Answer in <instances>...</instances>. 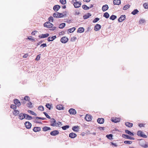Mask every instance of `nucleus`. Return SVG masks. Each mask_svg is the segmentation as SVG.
Masks as SVG:
<instances>
[{"label":"nucleus","instance_id":"3c124183","mask_svg":"<svg viewBox=\"0 0 148 148\" xmlns=\"http://www.w3.org/2000/svg\"><path fill=\"white\" fill-rule=\"evenodd\" d=\"M17 106L16 105H14V104H11L10 105V108H12L14 110H16L17 108Z\"/></svg>","mask_w":148,"mask_h":148},{"label":"nucleus","instance_id":"e433bc0d","mask_svg":"<svg viewBox=\"0 0 148 148\" xmlns=\"http://www.w3.org/2000/svg\"><path fill=\"white\" fill-rule=\"evenodd\" d=\"M109 14L107 12H106L103 15V16L106 18H108L109 17Z\"/></svg>","mask_w":148,"mask_h":148},{"label":"nucleus","instance_id":"423d86ee","mask_svg":"<svg viewBox=\"0 0 148 148\" xmlns=\"http://www.w3.org/2000/svg\"><path fill=\"white\" fill-rule=\"evenodd\" d=\"M68 40V38L66 36H64L60 39V41L63 43H65L67 42Z\"/></svg>","mask_w":148,"mask_h":148},{"label":"nucleus","instance_id":"69168bd1","mask_svg":"<svg viewBox=\"0 0 148 148\" xmlns=\"http://www.w3.org/2000/svg\"><path fill=\"white\" fill-rule=\"evenodd\" d=\"M21 104L24 105L26 103V102L25 101L24 99H23V101L21 102Z\"/></svg>","mask_w":148,"mask_h":148},{"label":"nucleus","instance_id":"5701e85b","mask_svg":"<svg viewBox=\"0 0 148 148\" xmlns=\"http://www.w3.org/2000/svg\"><path fill=\"white\" fill-rule=\"evenodd\" d=\"M108 8V5L107 4H106L103 5L102 7V10L103 12H105L107 10Z\"/></svg>","mask_w":148,"mask_h":148},{"label":"nucleus","instance_id":"6e6d98bb","mask_svg":"<svg viewBox=\"0 0 148 148\" xmlns=\"http://www.w3.org/2000/svg\"><path fill=\"white\" fill-rule=\"evenodd\" d=\"M99 20V18H96L94 19L92 22L93 23H95L97 22Z\"/></svg>","mask_w":148,"mask_h":148},{"label":"nucleus","instance_id":"0eeeda50","mask_svg":"<svg viewBox=\"0 0 148 148\" xmlns=\"http://www.w3.org/2000/svg\"><path fill=\"white\" fill-rule=\"evenodd\" d=\"M126 18V16L125 15H122L118 19L119 22H121L124 21Z\"/></svg>","mask_w":148,"mask_h":148},{"label":"nucleus","instance_id":"6ab92c4d","mask_svg":"<svg viewBox=\"0 0 148 148\" xmlns=\"http://www.w3.org/2000/svg\"><path fill=\"white\" fill-rule=\"evenodd\" d=\"M60 8V5H56L54 6L53 9L55 11L57 12L58 10Z\"/></svg>","mask_w":148,"mask_h":148},{"label":"nucleus","instance_id":"c756f323","mask_svg":"<svg viewBox=\"0 0 148 148\" xmlns=\"http://www.w3.org/2000/svg\"><path fill=\"white\" fill-rule=\"evenodd\" d=\"M25 115V119L28 120H31L32 119V117L29 115L26 114Z\"/></svg>","mask_w":148,"mask_h":148},{"label":"nucleus","instance_id":"c85d7f7f","mask_svg":"<svg viewBox=\"0 0 148 148\" xmlns=\"http://www.w3.org/2000/svg\"><path fill=\"white\" fill-rule=\"evenodd\" d=\"M125 133L126 134H127L129 135H130L132 136H134V134H133V133L128 130H125Z\"/></svg>","mask_w":148,"mask_h":148},{"label":"nucleus","instance_id":"a18cd8bd","mask_svg":"<svg viewBox=\"0 0 148 148\" xmlns=\"http://www.w3.org/2000/svg\"><path fill=\"white\" fill-rule=\"evenodd\" d=\"M28 103L27 104V106L28 108H32L33 107V106L32 105V103L30 101H28Z\"/></svg>","mask_w":148,"mask_h":148},{"label":"nucleus","instance_id":"72a5a7b5","mask_svg":"<svg viewBox=\"0 0 148 148\" xmlns=\"http://www.w3.org/2000/svg\"><path fill=\"white\" fill-rule=\"evenodd\" d=\"M19 113V111L18 110H14L13 114L15 116L17 115Z\"/></svg>","mask_w":148,"mask_h":148},{"label":"nucleus","instance_id":"37998d69","mask_svg":"<svg viewBox=\"0 0 148 148\" xmlns=\"http://www.w3.org/2000/svg\"><path fill=\"white\" fill-rule=\"evenodd\" d=\"M27 112L35 116H36L37 115V114H36L33 111L31 110H28L27 111Z\"/></svg>","mask_w":148,"mask_h":148},{"label":"nucleus","instance_id":"4468645a","mask_svg":"<svg viewBox=\"0 0 148 148\" xmlns=\"http://www.w3.org/2000/svg\"><path fill=\"white\" fill-rule=\"evenodd\" d=\"M59 134V132L57 130H54L50 133L51 135L53 136H55L58 134Z\"/></svg>","mask_w":148,"mask_h":148},{"label":"nucleus","instance_id":"680f3d73","mask_svg":"<svg viewBox=\"0 0 148 148\" xmlns=\"http://www.w3.org/2000/svg\"><path fill=\"white\" fill-rule=\"evenodd\" d=\"M145 19H141L140 20L139 22L140 23H143L145 22Z\"/></svg>","mask_w":148,"mask_h":148},{"label":"nucleus","instance_id":"7ed1b4c3","mask_svg":"<svg viewBox=\"0 0 148 148\" xmlns=\"http://www.w3.org/2000/svg\"><path fill=\"white\" fill-rule=\"evenodd\" d=\"M56 13H54L53 14V16L54 18H60L63 17L64 16L63 14L62 13L58 12H57Z\"/></svg>","mask_w":148,"mask_h":148},{"label":"nucleus","instance_id":"ea45409f","mask_svg":"<svg viewBox=\"0 0 148 148\" xmlns=\"http://www.w3.org/2000/svg\"><path fill=\"white\" fill-rule=\"evenodd\" d=\"M75 27H72L71 28L68 29V31L70 32V33L73 32L75 30Z\"/></svg>","mask_w":148,"mask_h":148},{"label":"nucleus","instance_id":"cd10ccee","mask_svg":"<svg viewBox=\"0 0 148 148\" xmlns=\"http://www.w3.org/2000/svg\"><path fill=\"white\" fill-rule=\"evenodd\" d=\"M125 125L129 127H131L133 126V123L129 122H126L125 123Z\"/></svg>","mask_w":148,"mask_h":148},{"label":"nucleus","instance_id":"774afa93","mask_svg":"<svg viewBox=\"0 0 148 148\" xmlns=\"http://www.w3.org/2000/svg\"><path fill=\"white\" fill-rule=\"evenodd\" d=\"M98 128L101 130H104V127H98Z\"/></svg>","mask_w":148,"mask_h":148},{"label":"nucleus","instance_id":"338daca9","mask_svg":"<svg viewBox=\"0 0 148 148\" xmlns=\"http://www.w3.org/2000/svg\"><path fill=\"white\" fill-rule=\"evenodd\" d=\"M30 37H32V36H29V37H28L27 38V39L32 41H34V39L33 38H32Z\"/></svg>","mask_w":148,"mask_h":148},{"label":"nucleus","instance_id":"4be33fe9","mask_svg":"<svg viewBox=\"0 0 148 148\" xmlns=\"http://www.w3.org/2000/svg\"><path fill=\"white\" fill-rule=\"evenodd\" d=\"M33 130L35 132H38L41 130V128L38 127H34L33 129Z\"/></svg>","mask_w":148,"mask_h":148},{"label":"nucleus","instance_id":"79ce46f5","mask_svg":"<svg viewBox=\"0 0 148 148\" xmlns=\"http://www.w3.org/2000/svg\"><path fill=\"white\" fill-rule=\"evenodd\" d=\"M106 136L109 140H112V139L113 135L111 134L107 135Z\"/></svg>","mask_w":148,"mask_h":148},{"label":"nucleus","instance_id":"8fccbe9b","mask_svg":"<svg viewBox=\"0 0 148 148\" xmlns=\"http://www.w3.org/2000/svg\"><path fill=\"white\" fill-rule=\"evenodd\" d=\"M123 142L125 144L130 145L132 144V142L130 141L125 140Z\"/></svg>","mask_w":148,"mask_h":148},{"label":"nucleus","instance_id":"13d9d810","mask_svg":"<svg viewBox=\"0 0 148 148\" xmlns=\"http://www.w3.org/2000/svg\"><path fill=\"white\" fill-rule=\"evenodd\" d=\"M71 20H69L68 19H65V21H64V22H66L67 23H70L72 21Z\"/></svg>","mask_w":148,"mask_h":148},{"label":"nucleus","instance_id":"7c9ffc66","mask_svg":"<svg viewBox=\"0 0 148 148\" xmlns=\"http://www.w3.org/2000/svg\"><path fill=\"white\" fill-rule=\"evenodd\" d=\"M50 24L49 22H47L45 23L43 25L45 27H46L47 28H50V25L49 24Z\"/></svg>","mask_w":148,"mask_h":148},{"label":"nucleus","instance_id":"09e8293b","mask_svg":"<svg viewBox=\"0 0 148 148\" xmlns=\"http://www.w3.org/2000/svg\"><path fill=\"white\" fill-rule=\"evenodd\" d=\"M56 127H60L62 125V123L60 121H58V122L56 123Z\"/></svg>","mask_w":148,"mask_h":148},{"label":"nucleus","instance_id":"1a4fd4ad","mask_svg":"<svg viewBox=\"0 0 148 148\" xmlns=\"http://www.w3.org/2000/svg\"><path fill=\"white\" fill-rule=\"evenodd\" d=\"M14 103L15 104V105L17 106V107H19L21 105V102L19 101L17 99H15L14 101Z\"/></svg>","mask_w":148,"mask_h":148},{"label":"nucleus","instance_id":"5fc2aeb1","mask_svg":"<svg viewBox=\"0 0 148 148\" xmlns=\"http://www.w3.org/2000/svg\"><path fill=\"white\" fill-rule=\"evenodd\" d=\"M38 109L39 110L41 111H43L44 110V108L42 106H39L38 107Z\"/></svg>","mask_w":148,"mask_h":148},{"label":"nucleus","instance_id":"9b49d317","mask_svg":"<svg viewBox=\"0 0 148 148\" xmlns=\"http://www.w3.org/2000/svg\"><path fill=\"white\" fill-rule=\"evenodd\" d=\"M120 121V119L119 118L113 117L111 119V121L114 123H117L119 122Z\"/></svg>","mask_w":148,"mask_h":148},{"label":"nucleus","instance_id":"c03bdc74","mask_svg":"<svg viewBox=\"0 0 148 148\" xmlns=\"http://www.w3.org/2000/svg\"><path fill=\"white\" fill-rule=\"evenodd\" d=\"M130 6V5L129 4L123 6V9L124 10H126L127 9L129 8Z\"/></svg>","mask_w":148,"mask_h":148},{"label":"nucleus","instance_id":"2eb2a0df","mask_svg":"<svg viewBox=\"0 0 148 148\" xmlns=\"http://www.w3.org/2000/svg\"><path fill=\"white\" fill-rule=\"evenodd\" d=\"M101 26L99 24L96 25L94 27V30L95 31H99L101 28Z\"/></svg>","mask_w":148,"mask_h":148},{"label":"nucleus","instance_id":"58836bf2","mask_svg":"<svg viewBox=\"0 0 148 148\" xmlns=\"http://www.w3.org/2000/svg\"><path fill=\"white\" fill-rule=\"evenodd\" d=\"M46 107L49 110H50L51 109V108H53V107H51L52 105L51 104H50L49 103H47L46 105Z\"/></svg>","mask_w":148,"mask_h":148},{"label":"nucleus","instance_id":"a19ab883","mask_svg":"<svg viewBox=\"0 0 148 148\" xmlns=\"http://www.w3.org/2000/svg\"><path fill=\"white\" fill-rule=\"evenodd\" d=\"M117 18L116 16L114 15H112L110 18V19L112 20H114Z\"/></svg>","mask_w":148,"mask_h":148},{"label":"nucleus","instance_id":"49530a36","mask_svg":"<svg viewBox=\"0 0 148 148\" xmlns=\"http://www.w3.org/2000/svg\"><path fill=\"white\" fill-rule=\"evenodd\" d=\"M70 126L69 125H64L63 126H62L61 127L62 128V130H66L67 129H68L69 128Z\"/></svg>","mask_w":148,"mask_h":148},{"label":"nucleus","instance_id":"c9c22d12","mask_svg":"<svg viewBox=\"0 0 148 148\" xmlns=\"http://www.w3.org/2000/svg\"><path fill=\"white\" fill-rule=\"evenodd\" d=\"M82 8L84 10H88L90 8L89 7H88L86 5H82Z\"/></svg>","mask_w":148,"mask_h":148},{"label":"nucleus","instance_id":"f03ea898","mask_svg":"<svg viewBox=\"0 0 148 148\" xmlns=\"http://www.w3.org/2000/svg\"><path fill=\"white\" fill-rule=\"evenodd\" d=\"M77 0H72V3H73V5L75 8H79L81 5V3L80 1H77Z\"/></svg>","mask_w":148,"mask_h":148},{"label":"nucleus","instance_id":"473e14b6","mask_svg":"<svg viewBox=\"0 0 148 148\" xmlns=\"http://www.w3.org/2000/svg\"><path fill=\"white\" fill-rule=\"evenodd\" d=\"M42 130L43 131H46L50 130L51 128L49 127L45 126L43 127Z\"/></svg>","mask_w":148,"mask_h":148},{"label":"nucleus","instance_id":"2f4dec72","mask_svg":"<svg viewBox=\"0 0 148 148\" xmlns=\"http://www.w3.org/2000/svg\"><path fill=\"white\" fill-rule=\"evenodd\" d=\"M56 108L59 110H63L64 107L61 105H57L56 107Z\"/></svg>","mask_w":148,"mask_h":148},{"label":"nucleus","instance_id":"9d476101","mask_svg":"<svg viewBox=\"0 0 148 148\" xmlns=\"http://www.w3.org/2000/svg\"><path fill=\"white\" fill-rule=\"evenodd\" d=\"M122 136L123 137L127 139L133 140H134L135 139V138H134L131 137L130 136L127 134H123Z\"/></svg>","mask_w":148,"mask_h":148},{"label":"nucleus","instance_id":"ddd939ff","mask_svg":"<svg viewBox=\"0 0 148 148\" xmlns=\"http://www.w3.org/2000/svg\"><path fill=\"white\" fill-rule=\"evenodd\" d=\"M69 112L71 114H76V111L73 108L70 109L69 110Z\"/></svg>","mask_w":148,"mask_h":148},{"label":"nucleus","instance_id":"052dcab7","mask_svg":"<svg viewBox=\"0 0 148 148\" xmlns=\"http://www.w3.org/2000/svg\"><path fill=\"white\" fill-rule=\"evenodd\" d=\"M40 55H41V54H39V55H38L37 56H36V57L35 59L36 60L38 61L39 60L40 58Z\"/></svg>","mask_w":148,"mask_h":148},{"label":"nucleus","instance_id":"a878e982","mask_svg":"<svg viewBox=\"0 0 148 148\" xmlns=\"http://www.w3.org/2000/svg\"><path fill=\"white\" fill-rule=\"evenodd\" d=\"M91 16V14L90 13H88L86 14V15L83 16V18L84 19H86L89 18Z\"/></svg>","mask_w":148,"mask_h":148},{"label":"nucleus","instance_id":"4c0bfd02","mask_svg":"<svg viewBox=\"0 0 148 148\" xmlns=\"http://www.w3.org/2000/svg\"><path fill=\"white\" fill-rule=\"evenodd\" d=\"M66 24L65 23H62L60 24L59 28L60 29H62L65 27Z\"/></svg>","mask_w":148,"mask_h":148},{"label":"nucleus","instance_id":"b1692460","mask_svg":"<svg viewBox=\"0 0 148 148\" xmlns=\"http://www.w3.org/2000/svg\"><path fill=\"white\" fill-rule=\"evenodd\" d=\"M79 127L78 126H74L72 128V130L75 132H78L79 131Z\"/></svg>","mask_w":148,"mask_h":148},{"label":"nucleus","instance_id":"bf43d9fd","mask_svg":"<svg viewBox=\"0 0 148 148\" xmlns=\"http://www.w3.org/2000/svg\"><path fill=\"white\" fill-rule=\"evenodd\" d=\"M110 143L111 145H113L115 147H117L118 146V145L116 144V143H114L112 142H110Z\"/></svg>","mask_w":148,"mask_h":148},{"label":"nucleus","instance_id":"a211bd4d","mask_svg":"<svg viewBox=\"0 0 148 148\" xmlns=\"http://www.w3.org/2000/svg\"><path fill=\"white\" fill-rule=\"evenodd\" d=\"M97 121L99 123L102 124L104 123V119L103 118H98L97 120Z\"/></svg>","mask_w":148,"mask_h":148},{"label":"nucleus","instance_id":"bb28decb","mask_svg":"<svg viewBox=\"0 0 148 148\" xmlns=\"http://www.w3.org/2000/svg\"><path fill=\"white\" fill-rule=\"evenodd\" d=\"M84 29L83 27H80L79 28L77 31V33H81L84 32Z\"/></svg>","mask_w":148,"mask_h":148},{"label":"nucleus","instance_id":"f257e3e1","mask_svg":"<svg viewBox=\"0 0 148 148\" xmlns=\"http://www.w3.org/2000/svg\"><path fill=\"white\" fill-rule=\"evenodd\" d=\"M139 145L141 147L144 148L148 147V143L146 142L144 139H141L138 143Z\"/></svg>","mask_w":148,"mask_h":148},{"label":"nucleus","instance_id":"603ef678","mask_svg":"<svg viewBox=\"0 0 148 148\" xmlns=\"http://www.w3.org/2000/svg\"><path fill=\"white\" fill-rule=\"evenodd\" d=\"M60 2L63 5H64L66 3V0H60Z\"/></svg>","mask_w":148,"mask_h":148},{"label":"nucleus","instance_id":"4d7b16f0","mask_svg":"<svg viewBox=\"0 0 148 148\" xmlns=\"http://www.w3.org/2000/svg\"><path fill=\"white\" fill-rule=\"evenodd\" d=\"M143 6L145 9H148V4L146 3H144Z\"/></svg>","mask_w":148,"mask_h":148},{"label":"nucleus","instance_id":"412c9836","mask_svg":"<svg viewBox=\"0 0 148 148\" xmlns=\"http://www.w3.org/2000/svg\"><path fill=\"white\" fill-rule=\"evenodd\" d=\"M77 136V134L73 132L70 133L69 135V137L72 138H74L76 137Z\"/></svg>","mask_w":148,"mask_h":148},{"label":"nucleus","instance_id":"f704fd0d","mask_svg":"<svg viewBox=\"0 0 148 148\" xmlns=\"http://www.w3.org/2000/svg\"><path fill=\"white\" fill-rule=\"evenodd\" d=\"M139 11L137 9H134L132 12L131 14H132L133 15H135L136 14H137Z\"/></svg>","mask_w":148,"mask_h":148},{"label":"nucleus","instance_id":"39448f33","mask_svg":"<svg viewBox=\"0 0 148 148\" xmlns=\"http://www.w3.org/2000/svg\"><path fill=\"white\" fill-rule=\"evenodd\" d=\"M50 122L51 123V126L53 127H55L56 126V120L54 118H51Z\"/></svg>","mask_w":148,"mask_h":148},{"label":"nucleus","instance_id":"393cba45","mask_svg":"<svg viewBox=\"0 0 148 148\" xmlns=\"http://www.w3.org/2000/svg\"><path fill=\"white\" fill-rule=\"evenodd\" d=\"M113 3L114 5H119L121 3V1L120 0H114Z\"/></svg>","mask_w":148,"mask_h":148},{"label":"nucleus","instance_id":"de8ad7c7","mask_svg":"<svg viewBox=\"0 0 148 148\" xmlns=\"http://www.w3.org/2000/svg\"><path fill=\"white\" fill-rule=\"evenodd\" d=\"M23 99L25 101H30V97H29L27 96H25V97H24Z\"/></svg>","mask_w":148,"mask_h":148},{"label":"nucleus","instance_id":"e2e57ef3","mask_svg":"<svg viewBox=\"0 0 148 148\" xmlns=\"http://www.w3.org/2000/svg\"><path fill=\"white\" fill-rule=\"evenodd\" d=\"M145 125V124L143 123H139L138 125V126L140 127H144Z\"/></svg>","mask_w":148,"mask_h":148},{"label":"nucleus","instance_id":"f3484780","mask_svg":"<svg viewBox=\"0 0 148 148\" xmlns=\"http://www.w3.org/2000/svg\"><path fill=\"white\" fill-rule=\"evenodd\" d=\"M49 35V34L48 33L44 34H42L41 35H39L38 37L40 38H45L47 37Z\"/></svg>","mask_w":148,"mask_h":148},{"label":"nucleus","instance_id":"864d4df0","mask_svg":"<svg viewBox=\"0 0 148 148\" xmlns=\"http://www.w3.org/2000/svg\"><path fill=\"white\" fill-rule=\"evenodd\" d=\"M48 20L50 22H53V17L52 16H50Z\"/></svg>","mask_w":148,"mask_h":148},{"label":"nucleus","instance_id":"dca6fc26","mask_svg":"<svg viewBox=\"0 0 148 148\" xmlns=\"http://www.w3.org/2000/svg\"><path fill=\"white\" fill-rule=\"evenodd\" d=\"M25 114L23 113H21L19 114L18 115V118L20 120H23L24 119H25Z\"/></svg>","mask_w":148,"mask_h":148},{"label":"nucleus","instance_id":"6e6552de","mask_svg":"<svg viewBox=\"0 0 148 148\" xmlns=\"http://www.w3.org/2000/svg\"><path fill=\"white\" fill-rule=\"evenodd\" d=\"M25 127L28 129L31 128L32 126V124L29 121H26L25 123Z\"/></svg>","mask_w":148,"mask_h":148},{"label":"nucleus","instance_id":"aec40b11","mask_svg":"<svg viewBox=\"0 0 148 148\" xmlns=\"http://www.w3.org/2000/svg\"><path fill=\"white\" fill-rule=\"evenodd\" d=\"M56 38V36H54L52 37H49L47 38L48 42L52 41Z\"/></svg>","mask_w":148,"mask_h":148},{"label":"nucleus","instance_id":"0e129e2a","mask_svg":"<svg viewBox=\"0 0 148 148\" xmlns=\"http://www.w3.org/2000/svg\"><path fill=\"white\" fill-rule=\"evenodd\" d=\"M47 44L46 43H43V44H41L40 47H47Z\"/></svg>","mask_w":148,"mask_h":148},{"label":"nucleus","instance_id":"20e7f679","mask_svg":"<svg viewBox=\"0 0 148 148\" xmlns=\"http://www.w3.org/2000/svg\"><path fill=\"white\" fill-rule=\"evenodd\" d=\"M144 133L141 131H138L137 133V135L143 138H146L147 137V136L145 134H143Z\"/></svg>","mask_w":148,"mask_h":148},{"label":"nucleus","instance_id":"f8f14e48","mask_svg":"<svg viewBox=\"0 0 148 148\" xmlns=\"http://www.w3.org/2000/svg\"><path fill=\"white\" fill-rule=\"evenodd\" d=\"M92 116L90 115L86 114L85 117V120L88 121H90L91 120Z\"/></svg>","mask_w":148,"mask_h":148}]
</instances>
